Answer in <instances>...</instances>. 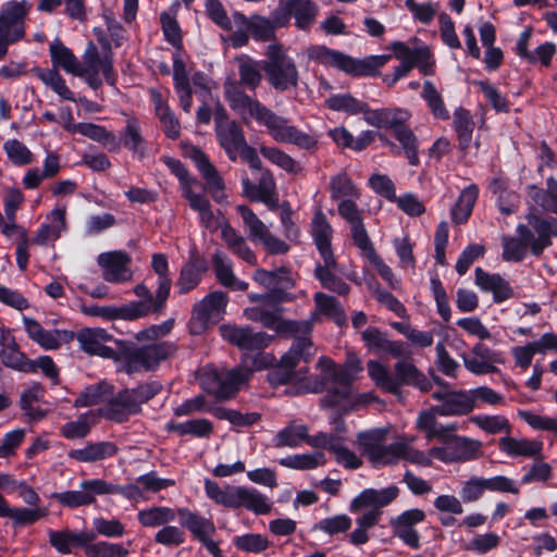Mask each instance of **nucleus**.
Listing matches in <instances>:
<instances>
[{
	"mask_svg": "<svg viewBox=\"0 0 557 557\" xmlns=\"http://www.w3.org/2000/svg\"><path fill=\"white\" fill-rule=\"evenodd\" d=\"M450 451L454 462L473 460L482 455V443L458 435L450 445Z\"/></svg>",
	"mask_w": 557,
	"mask_h": 557,
	"instance_id": "nucleus-52",
	"label": "nucleus"
},
{
	"mask_svg": "<svg viewBox=\"0 0 557 557\" xmlns=\"http://www.w3.org/2000/svg\"><path fill=\"white\" fill-rule=\"evenodd\" d=\"M395 375L386 366L376 360L367 362V370L374 384L386 393L398 395L403 385H411L421 392H430L432 382L412 362L400 360L394 366Z\"/></svg>",
	"mask_w": 557,
	"mask_h": 557,
	"instance_id": "nucleus-5",
	"label": "nucleus"
},
{
	"mask_svg": "<svg viewBox=\"0 0 557 557\" xmlns=\"http://www.w3.org/2000/svg\"><path fill=\"white\" fill-rule=\"evenodd\" d=\"M308 57L324 65L337 67L351 76H375L392 58L391 54H379L356 59L325 46L310 47Z\"/></svg>",
	"mask_w": 557,
	"mask_h": 557,
	"instance_id": "nucleus-8",
	"label": "nucleus"
},
{
	"mask_svg": "<svg viewBox=\"0 0 557 557\" xmlns=\"http://www.w3.org/2000/svg\"><path fill=\"white\" fill-rule=\"evenodd\" d=\"M212 267L218 281L233 290H246L248 283L237 278L233 272V262L224 253L216 251L212 256Z\"/></svg>",
	"mask_w": 557,
	"mask_h": 557,
	"instance_id": "nucleus-42",
	"label": "nucleus"
},
{
	"mask_svg": "<svg viewBox=\"0 0 557 557\" xmlns=\"http://www.w3.org/2000/svg\"><path fill=\"white\" fill-rule=\"evenodd\" d=\"M30 9L26 0L7 3L0 11V37L18 41L25 35L24 21Z\"/></svg>",
	"mask_w": 557,
	"mask_h": 557,
	"instance_id": "nucleus-21",
	"label": "nucleus"
},
{
	"mask_svg": "<svg viewBox=\"0 0 557 557\" xmlns=\"http://www.w3.org/2000/svg\"><path fill=\"white\" fill-rule=\"evenodd\" d=\"M453 126L457 133L459 148L466 151L472 141V133L474 123L470 112L463 108H458L454 111Z\"/></svg>",
	"mask_w": 557,
	"mask_h": 557,
	"instance_id": "nucleus-50",
	"label": "nucleus"
},
{
	"mask_svg": "<svg viewBox=\"0 0 557 557\" xmlns=\"http://www.w3.org/2000/svg\"><path fill=\"white\" fill-rule=\"evenodd\" d=\"M233 545L240 552L248 554H260L269 548L270 542L267 536L259 533H246L233 539Z\"/></svg>",
	"mask_w": 557,
	"mask_h": 557,
	"instance_id": "nucleus-64",
	"label": "nucleus"
},
{
	"mask_svg": "<svg viewBox=\"0 0 557 557\" xmlns=\"http://www.w3.org/2000/svg\"><path fill=\"white\" fill-rule=\"evenodd\" d=\"M177 517L181 527L187 529L197 541L207 535H214L216 532V527L212 519L206 518L186 507L177 509Z\"/></svg>",
	"mask_w": 557,
	"mask_h": 557,
	"instance_id": "nucleus-37",
	"label": "nucleus"
},
{
	"mask_svg": "<svg viewBox=\"0 0 557 557\" xmlns=\"http://www.w3.org/2000/svg\"><path fill=\"white\" fill-rule=\"evenodd\" d=\"M314 356L313 343L308 336H297L288 351L282 357L276 367L268 373L271 385H283L290 382L301 381L308 372L307 366L295 369L304 362L307 364Z\"/></svg>",
	"mask_w": 557,
	"mask_h": 557,
	"instance_id": "nucleus-9",
	"label": "nucleus"
},
{
	"mask_svg": "<svg viewBox=\"0 0 557 557\" xmlns=\"http://www.w3.org/2000/svg\"><path fill=\"white\" fill-rule=\"evenodd\" d=\"M84 554L86 557H127L129 550L123 543L95 540L87 542Z\"/></svg>",
	"mask_w": 557,
	"mask_h": 557,
	"instance_id": "nucleus-55",
	"label": "nucleus"
},
{
	"mask_svg": "<svg viewBox=\"0 0 557 557\" xmlns=\"http://www.w3.org/2000/svg\"><path fill=\"white\" fill-rule=\"evenodd\" d=\"M281 307L278 305H257L244 310V315L255 322H260L267 329L278 333L296 334L308 333L311 330L309 322L283 321L281 319Z\"/></svg>",
	"mask_w": 557,
	"mask_h": 557,
	"instance_id": "nucleus-15",
	"label": "nucleus"
},
{
	"mask_svg": "<svg viewBox=\"0 0 557 557\" xmlns=\"http://www.w3.org/2000/svg\"><path fill=\"white\" fill-rule=\"evenodd\" d=\"M313 300L319 313L331 317L338 324L345 321V311L335 297L319 292Z\"/></svg>",
	"mask_w": 557,
	"mask_h": 557,
	"instance_id": "nucleus-61",
	"label": "nucleus"
},
{
	"mask_svg": "<svg viewBox=\"0 0 557 557\" xmlns=\"http://www.w3.org/2000/svg\"><path fill=\"white\" fill-rule=\"evenodd\" d=\"M227 302L228 298L225 293L212 292L194 306L193 315L201 324H207L209 321L221 317Z\"/></svg>",
	"mask_w": 557,
	"mask_h": 557,
	"instance_id": "nucleus-34",
	"label": "nucleus"
},
{
	"mask_svg": "<svg viewBox=\"0 0 557 557\" xmlns=\"http://www.w3.org/2000/svg\"><path fill=\"white\" fill-rule=\"evenodd\" d=\"M97 262L102 270L103 280L109 283L122 284L133 277L132 258L125 251L102 252L98 256Z\"/></svg>",
	"mask_w": 557,
	"mask_h": 557,
	"instance_id": "nucleus-22",
	"label": "nucleus"
},
{
	"mask_svg": "<svg viewBox=\"0 0 557 557\" xmlns=\"http://www.w3.org/2000/svg\"><path fill=\"white\" fill-rule=\"evenodd\" d=\"M0 360L7 368L25 372L33 370L30 359L20 350L15 338L8 331H0Z\"/></svg>",
	"mask_w": 557,
	"mask_h": 557,
	"instance_id": "nucleus-32",
	"label": "nucleus"
},
{
	"mask_svg": "<svg viewBox=\"0 0 557 557\" xmlns=\"http://www.w3.org/2000/svg\"><path fill=\"white\" fill-rule=\"evenodd\" d=\"M308 426L305 424L289 423L284 429L280 430L273 438V446L281 447H298L302 442H306Z\"/></svg>",
	"mask_w": 557,
	"mask_h": 557,
	"instance_id": "nucleus-54",
	"label": "nucleus"
},
{
	"mask_svg": "<svg viewBox=\"0 0 557 557\" xmlns=\"http://www.w3.org/2000/svg\"><path fill=\"white\" fill-rule=\"evenodd\" d=\"M100 72L109 85L115 84L116 75L113 70L111 51L108 50L101 54L98 47L92 41H88L83 53V61H79L77 77Z\"/></svg>",
	"mask_w": 557,
	"mask_h": 557,
	"instance_id": "nucleus-20",
	"label": "nucleus"
},
{
	"mask_svg": "<svg viewBox=\"0 0 557 557\" xmlns=\"http://www.w3.org/2000/svg\"><path fill=\"white\" fill-rule=\"evenodd\" d=\"M321 371L320 376H310L305 383V392L322 393L323 401L338 403L339 399H347L349 386L354 384L356 375L362 371L361 361L356 356H348L344 366L338 367L329 357L322 356L317 363Z\"/></svg>",
	"mask_w": 557,
	"mask_h": 557,
	"instance_id": "nucleus-2",
	"label": "nucleus"
},
{
	"mask_svg": "<svg viewBox=\"0 0 557 557\" xmlns=\"http://www.w3.org/2000/svg\"><path fill=\"white\" fill-rule=\"evenodd\" d=\"M420 96L426 102L430 112L435 119L444 121L449 119V111L447 110L444 99L433 82L429 79L423 82Z\"/></svg>",
	"mask_w": 557,
	"mask_h": 557,
	"instance_id": "nucleus-53",
	"label": "nucleus"
},
{
	"mask_svg": "<svg viewBox=\"0 0 557 557\" xmlns=\"http://www.w3.org/2000/svg\"><path fill=\"white\" fill-rule=\"evenodd\" d=\"M69 131L73 133L81 134L91 140H95L106 148L109 151H120V141L119 138L106 127L87 122H81L74 124Z\"/></svg>",
	"mask_w": 557,
	"mask_h": 557,
	"instance_id": "nucleus-41",
	"label": "nucleus"
},
{
	"mask_svg": "<svg viewBox=\"0 0 557 557\" xmlns=\"http://www.w3.org/2000/svg\"><path fill=\"white\" fill-rule=\"evenodd\" d=\"M434 381L437 385L444 387L432 393V398L440 403L429 410L434 412V416H467L474 409L475 400L470 391H453L448 388V383L442 379L434 377Z\"/></svg>",
	"mask_w": 557,
	"mask_h": 557,
	"instance_id": "nucleus-13",
	"label": "nucleus"
},
{
	"mask_svg": "<svg viewBox=\"0 0 557 557\" xmlns=\"http://www.w3.org/2000/svg\"><path fill=\"white\" fill-rule=\"evenodd\" d=\"M239 81H227L224 84L225 99L230 108L248 124L255 120L267 128L269 135L277 143L293 144L300 149L310 150L317 147L318 139L277 115L257 98L249 96L243 87L256 90L262 82L263 60L257 61L247 54L236 57Z\"/></svg>",
	"mask_w": 557,
	"mask_h": 557,
	"instance_id": "nucleus-1",
	"label": "nucleus"
},
{
	"mask_svg": "<svg viewBox=\"0 0 557 557\" xmlns=\"http://www.w3.org/2000/svg\"><path fill=\"white\" fill-rule=\"evenodd\" d=\"M364 346L370 351L377 354H388L394 358H404L409 356V349L406 343L391 341L380 329L370 326L361 333Z\"/></svg>",
	"mask_w": 557,
	"mask_h": 557,
	"instance_id": "nucleus-26",
	"label": "nucleus"
},
{
	"mask_svg": "<svg viewBox=\"0 0 557 557\" xmlns=\"http://www.w3.org/2000/svg\"><path fill=\"white\" fill-rule=\"evenodd\" d=\"M321 258L323 262L315 264L314 277L320 282L323 288H326L341 296L347 295L350 290V287L337 275V273H341L342 270L335 259V256H325Z\"/></svg>",
	"mask_w": 557,
	"mask_h": 557,
	"instance_id": "nucleus-27",
	"label": "nucleus"
},
{
	"mask_svg": "<svg viewBox=\"0 0 557 557\" xmlns=\"http://www.w3.org/2000/svg\"><path fill=\"white\" fill-rule=\"evenodd\" d=\"M236 211L242 216L248 238L252 243H261L271 255H283L289 250L288 244L273 235L249 207L239 205Z\"/></svg>",
	"mask_w": 557,
	"mask_h": 557,
	"instance_id": "nucleus-14",
	"label": "nucleus"
},
{
	"mask_svg": "<svg viewBox=\"0 0 557 557\" xmlns=\"http://www.w3.org/2000/svg\"><path fill=\"white\" fill-rule=\"evenodd\" d=\"M138 306H84L82 311L90 317H101L108 320H136Z\"/></svg>",
	"mask_w": 557,
	"mask_h": 557,
	"instance_id": "nucleus-49",
	"label": "nucleus"
},
{
	"mask_svg": "<svg viewBox=\"0 0 557 557\" xmlns=\"http://www.w3.org/2000/svg\"><path fill=\"white\" fill-rule=\"evenodd\" d=\"M177 510L166 506H152L140 509L137 512V520L144 528L164 527L175 520Z\"/></svg>",
	"mask_w": 557,
	"mask_h": 557,
	"instance_id": "nucleus-45",
	"label": "nucleus"
},
{
	"mask_svg": "<svg viewBox=\"0 0 557 557\" xmlns=\"http://www.w3.org/2000/svg\"><path fill=\"white\" fill-rule=\"evenodd\" d=\"M325 102L331 110L351 115L359 114L366 110V102L352 97L350 94L331 96Z\"/></svg>",
	"mask_w": 557,
	"mask_h": 557,
	"instance_id": "nucleus-63",
	"label": "nucleus"
},
{
	"mask_svg": "<svg viewBox=\"0 0 557 557\" xmlns=\"http://www.w3.org/2000/svg\"><path fill=\"white\" fill-rule=\"evenodd\" d=\"M529 222L534 232L537 234L536 242H534L532 247V255L537 257L542 255L545 248L552 245L550 237L552 235H557V230L553 228L549 220L539 216H532Z\"/></svg>",
	"mask_w": 557,
	"mask_h": 557,
	"instance_id": "nucleus-56",
	"label": "nucleus"
},
{
	"mask_svg": "<svg viewBox=\"0 0 557 557\" xmlns=\"http://www.w3.org/2000/svg\"><path fill=\"white\" fill-rule=\"evenodd\" d=\"M119 141L120 146L123 145L126 149L138 154L140 158L145 156L146 141L141 134L140 123L137 119L128 117L126 120V125L121 132Z\"/></svg>",
	"mask_w": 557,
	"mask_h": 557,
	"instance_id": "nucleus-47",
	"label": "nucleus"
},
{
	"mask_svg": "<svg viewBox=\"0 0 557 557\" xmlns=\"http://www.w3.org/2000/svg\"><path fill=\"white\" fill-rule=\"evenodd\" d=\"M183 196L188 200L189 207L198 212L202 226L211 232L221 227L222 224L215 219L210 201L203 194H197L189 185H186L183 190Z\"/></svg>",
	"mask_w": 557,
	"mask_h": 557,
	"instance_id": "nucleus-38",
	"label": "nucleus"
},
{
	"mask_svg": "<svg viewBox=\"0 0 557 557\" xmlns=\"http://www.w3.org/2000/svg\"><path fill=\"white\" fill-rule=\"evenodd\" d=\"M175 351L176 345L171 342H159L141 347H125L119 357L120 371L127 374L153 371Z\"/></svg>",
	"mask_w": 557,
	"mask_h": 557,
	"instance_id": "nucleus-10",
	"label": "nucleus"
},
{
	"mask_svg": "<svg viewBox=\"0 0 557 557\" xmlns=\"http://www.w3.org/2000/svg\"><path fill=\"white\" fill-rule=\"evenodd\" d=\"M416 429L424 434L428 442L437 440L444 445H451L458 436L456 431L457 423L441 424L436 416L431 411H421L416 420Z\"/></svg>",
	"mask_w": 557,
	"mask_h": 557,
	"instance_id": "nucleus-25",
	"label": "nucleus"
},
{
	"mask_svg": "<svg viewBox=\"0 0 557 557\" xmlns=\"http://www.w3.org/2000/svg\"><path fill=\"white\" fill-rule=\"evenodd\" d=\"M221 236L228 250L248 264L257 263V256L242 236L228 222L221 225Z\"/></svg>",
	"mask_w": 557,
	"mask_h": 557,
	"instance_id": "nucleus-39",
	"label": "nucleus"
},
{
	"mask_svg": "<svg viewBox=\"0 0 557 557\" xmlns=\"http://www.w3.org/2000/svg\"><path fill=\"white\" fill-rule=\"evenodd\" d=\"M140 411L141 408H139L133 391L124 388L108 401L103 409V416L111 421L121 423Z\"/></svg>",
	"mask_w": 557,
	"mask_h": 557,
	"instance_id": "nucleus-28",
	"label": "nucleus"
},
{
	"mask_svg": "<svg viewBox=\"0 0 557 557\" xmlns=\"http://www.w3.org/2000/svg\"><path fill=\"white\" fill-rule=\"evenodd\" d=\"M398 493L399 488L396 485H391L382 490L366 488L351 500L349 509L352 512L363 508L380 510L395 500Z\"/></svg>",
	"mask_w": 557,
	"mask_h": 557,
	"instance_id": "nucleus-29",
	"label": "nucleus"
},
{
	"mask_svg": "<svg viewBox=\"0 0 557 557\" xmlns=\"http://www.w3.org/2000/svg\"><path fill=\"white\" fill-rule=\"evenodd\" d=\"M242 184L244 193L248 198L265 205H270L276 188L275 180L269 170L261 172L257 184L252 183L248 177H244Z\"/></svg>",
	"mask_w": 557,
	"mask_h": 557,
	"instance_id": "nucleus-40",
	"label": "nucleus"
},
{
	"mask_svg": "<svg viewBox=\"0 0 557 557\" xmlns=\"http://www.w3.org/2000/svg\"><path fill=\"white\" fill-rule=\"evenodd\" d=\"M425 513L422 509L412 508L405 510L395 519L391 520V527L394 535L403 541L407 546L418 549L420 547V534L414 525L424 521Z\"/></svg>",
	"mask_w": 557,
	"mask_h": 557,
	"instance_id": "nucleus-24",
	"label": "nucleus"
},
{
	"mask_svg": "<svg viewBox=\"0 0 557 557\" xmlns=\"http://www.w3.org/2000/svg\"><path fill=\"white\" fill-rule=\"evenodd\" d=\"M479 188L471 184L463 188L458 197L457 202L451 209V219L456 224H462L468 221L472 213L474 203L478 200Z\"/></svg>",
	"mask_w": 557,
	"mask_h": 557,
	"instance_id": "nucleus-48",
	"label": "nucleus"
},
{
	"mask_svg": "<svg viewBox=\"0 0 557 557\" xmlns=\"http://www.w3.org/2000/svg\"><path fill=\"white\" fill-rule=\"evenodd\" d=\"M222 338L242 350H261L267 348L272 336L265 332H255L250 326L223 324L220 326Z\"/></svg>",
	"mask_w": 557,
	"mask_h": 557,
	"instance_id": "nucleus-19",
	"label": "nucleus"
},
{
	"mask_svg": "<svg viewBox=\"0 0 557 557\" xmlns=\"http://www.w3.org/2000/svg\"><path fill=\"white\" fill-rule=\"evenodd\" d=\"M190 159L206 180V183L211 190L223 189V181L205 152H202L200 149L194 148L190 152Z\"/></svg>",
	"mask_w": 557,
	"mask_h": 557,
	"instance_id": "nucleus-51",
	"label": "nucleus"
},
{
	"mask_svg": "<svg viewBox=\"0 0 557 557\" xmlns=\"http://www.w3.org/2000/svg\"><path fill=\"white\" fill-rule=\"evenodd\" d=\"M113 495L112 483L103 479L84 480L79 490L53 493L52 498L67 508H78L96 503L97 496Z\"/></svg>",
	"mask_w": 557,
	"mask_h": 557,
	"instance_id": "nucleus-16",
	"label": "nucleus"
},
{
	"mask_svg": "<svg viewBox=\"0 0 557 557\" xmlns=\"http://www.w3.org/2000/svg\"><path fill=\"white\" fill-rule=\"evenodd\" d=\"M117 446L113 442L101 441L87 443L82 448L71 449L66 455L67 458L72 460L91 463L111 458L117 453Z\"/></svg>",
	"mask_w": 557,
	"mask_h": 557,
	"instance_id": "nucleus-36",
	"label": "nucleus"
},
{
	"mask_svg": "<svg viewBox=\"0 0 557 557\" xmlns=\"http://www.w3.org/2000/svg\"><path fill=\"white\" fill-rule=\"evenodd\" d=\"M215 133L221 147L230 160L236 161L242 157L253 170H261L262 162L256 149L246 141L243 128L230 120L224 108H219L214 114Z\"/></svg>",
	"mask_w": 557,
	"mask_h": 557,
	"instance_id": "nucleus-7",
	"label": "nucleus"
},
{
	"mask_svg": "<svg viewBox=\"0 0 557 557\" xmlns=\"http://www.w3.org/2000/svg\"><path fill=\"white\" fill-rule=\"evenodd\" d=\"M465 368L472 374L484 375L498 372L497 363H504L503 354L483 343H476L468 354L462 355Z\"/></svg>",
	"mask_w": 557,
	"mask_h": 557,
	"instance_id": "nucleus-23",
	"label": "nucleus"
},
{
	"mask_svg": "<svg viewBox=\"0 0 557 557\" xmlns=\"http://www.w3.org/2000/svg\"><path fill=\"white\" fill-rule=\"evenodd\" d=\"M394 57L400 62L394 69L396 78L407 77L413 69H418L423 75L431 76L435 73V59L426 45L410 48L404 41H393L389 46Z\"/></svg>",
	"mask_w": 557,
	"mask_h": 557,
	"instance_id": "nucleus-12",
	"label": "nucleus"
},
{
	"mask_svg": "<svg viewBox=\"0 0 557 557\" xmlns=\"http://www.w3.org/2000/svg\"><path fill=\"white\" fill-rule=\"evenodd\" d=\"M253 280L265 287L275 297L276 302H288L295 299V296L288 292L295 286V280L287 268L282 267L273 271L257 269Z\"/></svg>",
	"mask_w": 557,
	"mask_h": 557,
	"instance_id": "nucleus-18",
	"label": "nucleus"
},
{
	"mask_svg": "<svg viewBox=\"0 0 557 557\" xmlns=\"http://www.w3.org/2000/svg\"><path fill=\"white\" fill-rule=\"evenodd\" d=\"M288 5L296 28L309 30L317 21L319 5L311 0H288Z\"/></svg>",
	"mask_w": 557,
	"mask_h": 557,
	"instance_id": "nucleus-43",
	"label": "nucleus"
},
{
	"mask_svg": "<svg viewBox=\"0 0 557 557\" xmlns=\"http://www.w3.org/2000/svg\"><path fill=\"white\" fill-rule=\"evenodd\" d=\"M48 535L50 545L63 555L71 554L74 547H79L84 552L87 542L96 540V534L92 531L49 530Z\"/></svg>",
	"mask_w": 557,
	"mask_h": 557,
	"instance_id": "nucleus-30",
	"label": "nucleus"
},
{
	"mask_svg": "<svg viewBox=\"0 0 557 557\" xmlns=\"http://www.w3.org/2000/svg\"><path fill=\"white\" fill-rule=\"evenodd\" d=\"M272 359L270 355L257 354L245 359V366L232 370L206 367L200 374V386L218 401L231 399L235 397L240 385L248 381L252 371L263 369Z\"/></svg>",
	"mask_w": 557,
	"mask_h": 557,
	"instance_id": "nucleus-4",
	"label": "nucleus"
},
{
	"mask_svg": "<svg viewBox=\"0 0 557 557\" xmlns=\"http://www.w3.org/2000/svg\"><path fill=\"white\" fill-rule=\"evenodd\" d=\"M232 28L235 30L230 34L226 41L235 49L248 45L250 34L251 16L247 17L240 12H234L231 17Z\"/></svg>",
	"mask_w": 557,
	"mask_h": 557,
	"instance_id": "nucleus-58",
	"label": "nucleus"
},
{
	"mask_svg": "<svg viewBox=\"0 0 557 557\" xmlns=\"http://www.w3.org/2000/svg\"><path fill=\"white\" fill-rule=\"evenodd\" d=\"M110 339L111 335L103 329H84L77 334V341L85 352L104 358L115 357L114 349L106 346Z\"/></svg>",
	"mask_w": 557,
	"mask_h": 557,
	"instance_id": "nucleus-33",
	"label": "nucleus"
},
{
	"mask_svg": "<svg viewBox=\"0 0 557 557\" xmlns=\"http://www.w3.org/2000/svg\"><path fill=\"white\" fill-rule=\"evenodd\" d=\"M203 483L207 497L218 505L245 508L256 515H267L272 509L270 499L256 488L230 484L221 487L210 479H205Z\"/></svg>",
	"mask_w": 557,
	"mask_h": 557,
	"instance_id": "nucleus-6",
	"label": "nucleus"
},
{
	"mask_svg": "<svg viewBox=\"0 0 557 557\" xmlns=\"http://www.w3.org/2000/svg\"><path fill=\"white\" fill-rule=\"evenodd\" d=\"M49 52L53 67H60L66 73L77 76L79 60L60 39L51 42Z\"/></svg>",
	"mask_w": 557,
	"mask_h": 557,
	"instance_id": "nucleus-46",
	"label": "nucleus"
},
{
	"mask_svg": "<svg viewBox=\"0 0 557 557\" xmlns=\"http://www.w3.org/2000/svg\"><path fill=\"white\" fill-rule=\"evenodd\" d=\"M387 433L385 428H375L359 432L356 436L358 449L374 467L394 466L401 460L423 463L424 456L413 450L414 437L387 445Z\"/></svg>",
	"mask_w": 557,
	"mask_h": 557,
	"instance_id": "nucleus-3",
	"label": "nucleus"
},
{
	"mask_svg": "<svg viewBox=\"0 0 557 557\" xmlns=\"http://www.w3.org/2000/svg\"><path fill=\"white\" fill-rule=\"evenodd\" d=\"M48 515V509L45 507H11L7 504L2 518H9L13 521L14 525H29Z\"/></svg>",
	"mask_w": 557,
	"mask_h": 557,
	"instance_id": "nucleus-57",
	"label": "nucleus"
},
{
	"mask_svg": "<svg viewBox=\"0 0 557 557\" xmlns=\"http://www.w3.org/2000/svg\"><path fill=\"white\" fill-rule=\"evenodd\" d=\"M346 398L347 399L338 398V403L336 404L331 401H323V399H321L320 405L324 409L337 408L343 413H347L354 410H358L360 407L374 400V395L372 393L356 394L354 393L352 385H350L349 395Z\"/></svg>",
	"mask_w": 557,
	"mask_h": 557,
	"instance_id": "nucleus-59",
	"label": "nucleus"
},
{
	"mask_svg": "<svg viewBox=\"0 0 557 557\" xmlns=\"http://www.w3.org/2000/svg\"><path fill=\"white\" fill-rule=\"evenodd\" d=\"M410 117V113L405 109L384 108L382 128H391L394 136L399 140V133H413L406 122Z\"/></svg>",
	"mask_w": 557,
	"mask_h": 557,
	"instance_id": "nucleus-60",
	"label": "nucleus"
},
{
	"mask_svg": "<svg viewBox=\"0 0 557 557\" xmlns=\"http://www.w3.org/2000/svg\"><path fill=\"white\" fill-rule=\"evenodd\" d=\"M333 230L325 215L319 211L314 214L311 223V235L321 257L333 256L331 247Z\"/></svg>",
	"mask_w": 557,
	"mask_h": 557,
	"instance_id": "nucleus-44",
	"label": "nucleus"
},
{
	"mask_svg": "<svg viewBox=\"0 0 557 557\" xmlns=\"http://www.w3.org/2000/svg\"><path fill=\"white\" fill-rule=\"evenodd\" d=\"M471 422L490 434L505 433L508 435L511 432L509 420L500 414H476L471 418Z\"/></svg>",
	"mask_w": 557,
	"mask_h": 557,
	"instance_id": "nucleus-62",
	"label": "nucleus"
},
{
	"mask_svg": "<svg viewBox=\"0 0 557 557\" xmlns=\"http://www.w3.org/2000/svg\"><path fill=\"white\" fill-rule=\"evenodd\" d=\"M499 449L509 457L542 459L543 442L528 438L503 436L498 440Z\"/></svg>",
	"mask_w": 557,
	"mask_h": 557,
	"instance_id": "nucleus-35",
	"label": "nucleus"
},
{
	"mask_svg": "<svg viewBox=\"0 0 557 557\" xmlns=\"http://www.w3.org/2000/svg\"><path fill=\"white\" fill-rule=\"evenodd\" d=\"M267 81L275 90L284 92L296 88L299 73L295 61L281 45H270L263 60Z\"/></svg>",
	"mask_w": 557,
	"mask_h": 557,
	"instance_id": "nucleus-11",
	"label": "nucleus"
},
{
	"mask_svg": "<svg viewBox=\"0 0 557 557\" xmlns=\"http://www.w3.org/2000/svg\"><path fill=\"white\" fill-rule=\"evenodd\" d=\"M174 484V480L159 478L156 471H150L139 475L134 482L125 485L112 483V491L113 495H122L131 502H140L148 499L147 493H158Z\"/></svg>",
	"mask_w": 557,
	"mask_h": 557,
	"instance_id": "nucleus-17",
	"label": "nucleus"
},
{
	"mask_svg": "<svg viewBox=\"0 0 557 557\" xmlns=\"http://www.w3.org/2000/svg\"><path fill=\"white\" fill-rule=\"evenodd\" d=\"M474 284L484 293H492L496 304L512 297L513 290L508 281L497 273H488L482 268L474 270Z\"/></svg>",
	"mask_w": 557,
	"mask_h": 557,
	"instance_id": "nucleus-31",
	"label": "nucleus"
}]
</instances>
